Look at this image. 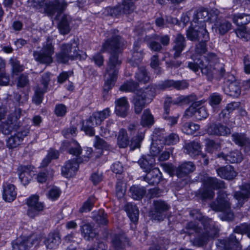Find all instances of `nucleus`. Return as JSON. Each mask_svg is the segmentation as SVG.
I'll use <instances>...</instances> for the list:
<instances>
[{
    "label": "nucleus",
    "instance_id": "1",
    "mask_svg": "<svg viewBox=\"0 0 250 250\" xmlns=\"http://www.w3.org/2000/svg\"><path fill=\"white\" fill-rule=\"evenodd\" d=\"M124 45L123 40L119 36H114L111 40L108 39L103 45L102 51H110L111 56L109 58L104 75V91H108L114 85L117 80L118 67L121 64L119 59V53Z\"/></svg>",
    "mask_w": 250,
    "mask_h": 250
},
{
    "label": "nucleus",
    "instance_id": "2",
    "mask_svg": "<svg viewBox=\"0 0 250 250\" xmlns=\"http://www.w3.org/2000/svg\"><path fill=\"white\" fill-rule=\"evenodd\" d=\"M209 12L206 9H200L195 13L191 27L187 31V38L190 41L201 40L196 46V51L204 52L206 42L209 40V34L206 29V21H208Z\"/></svg>",
    "mask_w": 250,
    "mask_h": 250
},
{
    "label": "nucleus",
    "instance_id": "3",
    "mask_svg": "<svg viewBox=\"0 0 250 250\" xmlns=\"http://www.w3.org/2000/svg\"><path fill=\"white\" fill-rule=\"evenodd\" d=\"M195 212H196L195 218L201 222V224L204 227V230L192 222L189 223L188 227L199 233L198 237L195 238L192 242L194 245L200 247L205 244L209 239L216 237L219 230L214 226L211 219L207 217L203 216L202 214L197 210L195 211Z\"/></svg>",
    "mask_w": 250,
    "mask_h": 250
},
{
    "label": "nucleus",
    "instance_id": "4",
    "mask_svg": "<svg viewBox=\"0 0 250 250\" xmlns=\"http://www.w3.org/2000/svg\"><path fill=\"white\" fill-rule=\"evenodd\" d=\"M67 6V3L65 0H55L46 4L44 8L45 12L55 20H59L60 18L58 27L60 33L63 35L68 34L70 30L69 17L63 14Z\"/></svg>",
    "mask_w": 250,
    "mask_h": 250
},
{
    "label": "nucleus",
    "instance_id": "5",
    "mask_svg": "<svg viewBox=\"0 0 250 250\" xmlns=\"http://www.w3.org/2000/svg\"><path fill=\"white\" fill-rule=\"evenodd\" d=\"M206 49L204 52H198L195 48V52L198 55H200V57L193 56L192 59L193 62H188V67L195 73H197L200 69L203 74L208 76L209 77H212L214 74V69L211 67V64H209L211 61L215 57L213 54H210V57L211 60H208L205 56H202V54L205 53Z\"/></svg>",
    "mask_w": 250,
    "mask_h": 250
},
{
    "label": "nucleus",
    "instance_id": "6",
    "mask_svg": "<svg viewBox=\"0 0 250 250\" xmlns=\"http://www.w3.org/2000/svg\"><path fill=\"white\" fill-rule=\"evenodd\" d=\"M154 163V159L151 156H145L141 158L138 163L141 168L144 169L145 172L149 173L146 176L145 180H148L149 184L154 185L160 181V171L157 168H155L151 170L152 165Z\"/></svg>",
    "mask_w": 250,
    "mask_h": 250
},
{
    "label": "nucleus",
    "instance_id": "7",
    "mask_svg": "<svg viewBox=\"0 0 250 250\" xmlns=\"http://www.w3.org/2000/svg\"><path fill=\"white\" fill-rule=\"evenodd\" d=\"M110 111L109 108H106L101 111L94 112L92 115L83 123L82 129L86 134L93 136L95 134L93 127L101 125L102 122L110 116Z\"/></svg>",
    "mask_w": 250,
    "mask_h": 250
},
{
    "label": "nucleus",
    "instance_id": "8",
    "mask_svg": "<svg viewBox=\"0 0 250 250\" xmlns=\"http://www.w3.org/2000/svg\"><path fill=\"white\" fill-rule=\"evenodd\" d=\"M78 47L74 41L67 44H63L61 46L60 52L56 55V60L59 62L65 63L78 57Z\"/></svg>",
    "mask_w": 250,
    "mask_h": 250
},
{
    "label": "nucleus",
    "instance_id": "9",
    "mask_svg": "<svg viewBox=\"0 0 250 250\" xmlns=\"http://www.w3.org/2000/svg\"><path fill=\"white\" fill-rule=\"evenodd\" d=\"M213 210L221 211L224 217L222 219L229 221L233 218V214L230 211V204L227 194L223 191H220L217 197V203L211 206Z\"/></svg>",
    "mask_w": 250,
    "mask_h": 250
},
{
    "label": "nucleus",
    "instance_id": "10",
    "mask_svg": "<svg viewBox=\"0 0 250 250\" xmlns=\"http://www.w3.org/2000/svg\"><path fill=\"white\" fill-rule=\"evenodd\" d=\"M6 113L5 108H0V130L4 134H8L15 128L17 120L21 115L20 108H16L14 113H11L8 117L6 123L1 121L3 119Z\"/></svg>",
    "mask_w": 250,
    "mask_h": 250
},
{
    "label": "nucleus",
    "instance_id": "11",
    "mask_svg": "<svg viewBox=\"0 0 250 250\" xmlns=\"http://www.w3.org/2000/svg\"><path fill=\"white\" fill-rule=\"evenodd\" d=\"M54 52L52 39L48 38L45 44L43 45L42 51L41 52L35 51L33 55L35 60L41 63H50L53 61L52 56Z\"/></svg>",
    "mask_w": 250,
    "mask_h": 250
},
{
    "label": "nucleus",
    "instance_id": "12",
    "mask_svg": "<svg viewBox=\"0 0 250 250\" xmlns=\"http://www.w3.org/2000/svg\"><path fill=\"white\" fill-rule=\"evenodd\" d=\"M205 189L202 193V196L204 199H211L214 196L213 189L222 188H224L223 181L218 180L216 178L208 177L204 182Z\"/></svg>",
    "mask_w": 250,
    "mask_h": 250
},
{
    "label": "nucleus",
    "instance_id": "13",
    "mask_svg": "<svg viewBox=\"0 0 250 250\" xmlns=\"http://www.w3.org/2000/svg\"><path fill=\"white\" fill-rule=\"evenodd\" d=\"M39 242V239L35 235L20 237L12 243L13 250H27Z\"/></svg>",
    "mask_w": 250,
    "mask_h": 250
},
{
    "label": "nucleus",
    "instance_id": "14",
    "mask_svg": "<svg viewBox=\"0 0 250 250\" xmlns=\"http://www.w3.org/2000/svg\"><path fill=\"white\" fill-rule=\"evenodd\" d=\"M149 89L146 88L143 91H138L133 100L135 112L139 114L144 108L146 104L150 103L153 97L148 98L147 96Z\"/></svg>",
    "mask_w": 250,
    "mask_h": 250
},
{
    "label": "nucleus",
    "instance_id": "15",
    "mask_svg": "<svg viewBox=\"0 0 250 250\" xmlns=\"http://www.w3.org/2000/svg\"><path fill=\"white\" fill-rule=\"evenodd\" d=\"M188 99V97H184L182 96H179L177 98L176 101H172L170 97H167L166 99L164 104L165 113L163 117L165 120H167L168 124L171 126L176 124L177 122V120L179 116L177 117H171L168 115L169 111V107L172 104H177L179 103L186 102Z\"/></svg>",
    "mask_w": 250,
    "mask_h": 250
},
{
    "label": "nucleus",
    "instance_id": "16",
    "mask_svg": "<svg viewBox=\"0 0 250 250\" xmlns=\"http://www.w3.org/2000/svg\"><path fill=\"white\" fill-rule=\"evenodd\" d=\"M154 208L150 212L152 219L158 221H162L165 217L164 212L168 210L170 206L162 200L154 201Z\"/></svg>",
    "mask_w": 250,
    "mask_h": 250
},
{
    "label": "nucleus",
    "instance_id": "17",
    "mask_svg": "<svg viewBox=\"0 0 250 250\" xmlns=\"http://www.w3.org/2000/svg\"><path fill=\"white\" fill-rule=\"evenodd\" d=\"M39 196L33 195L27 200L26 203L28 206L27 214L30 217H34L44 208L43 204L39 201Z\"/></svg>",
    "mask_w": 250,
    "mask_h": 250
},
{
    "label": "nucleus",
    "instance_id": "18",
    "mask_svg": "<svg viewBox=\"0 0 250 250\" xmlns=\"http://www.w3.org/2000/svg\"><path fill=\"white\" fill-rule=\"evenodd\" d=\"M115 104L116 114L123 118L125 117L129 109V104L127 99L125 97L120 98L115 101Z\"/></svg>",
    "mask_w": 250,
    "mask_h": 250
},
{
    "label": "nucleus",
    "instance_id": "19",
    "mask_svg": "<svg viewBox=\"0 0 250 250\" xmlns=\"http://www.w3.org/2000/svg\"><path fill=\"white\" fill-rule=\"evenodd\" d=\"M29 133L28 129H25L22 131H19L16 134L10 137L7 141V146L10 148L16 147L23 140L24 137Z\"/></svg>",
    "mask_w": 250,
    "mask_h": 250
},
{
    "label": "nucleus",
    "instance_id": "20",
    "mask_svg": "<svg viewBox=\"0 0 250 250\" xmlns=\"http://www.w3.org/2000/svg\"><path fill=\"white\" fill-rule=\"evenodd\" d=\"M186 46V40L184 36L181 34H177L173 41V49L175 51L173 55L175 58L180 56Z\"/></svg>",
    "mask_w": 250,
    "mask_h": 250
},
{
    "label": "nucleus",
    "instance_id": "21",
    "mask_svg": "<svg viewBox=\"0 0 250 250\" xmlns=\"http://www.w3.org/2000/svg\"><path fill=\"white\" fill-rule=\"evenodd\" d=\"M61 242L59 234L57 232L50 233L45 238L44 244L47 249H56Z\"/></svg>",
    "mask_w": 250,
    "mask_h": 250
},
{
    "label": "nucleus",
    "instance_id": "22",
    "mask_svg": "<svg viewBox=\"0 0 250 250\" xmlns=\"http://www.w3.org/2000/svg\"><path fill=\"white\" fill-rule=\"evenodd\" d=\"M176 81L173 80H167L164 82L162 84L158 85H152L148 87L149 93H148V98L154 97L159 90L164 89L170 87L175 88V84Z\"/></svg>",
    "mask_w": 250,
    "mask_h": 250
},
{
    "label": "nucleus",
    "instance_id": "23",
    "mask_svg": "<svg viewBox=\"0 0 250 250\" xmlns=\"http://www.w3.org/2000/svg\"><path fill=\"white\" fill-rule=\"evenodd\" d=\"M79 162L74 160L68 161L62 168V175L66 178L72 176L78 168Z\"/></svg>",
    "mask_w": 250,
    "mask_h": 250
},
{
    "label": "nucleus",
    "instance_id": "24",
    "mask_svg": "<svg viewBox=\"0 0 250 250\" xmlns=\"http://www.w3.org/2000/svg\"><path fill=\"white\" fill-rule=\"evenodd\" d=\"M249 197H250V184H246L242 186L241 192L235 193V199L238 202L237 207H242Z\"/></svg>",
    "mask_w": 250,
    "mask_h": 250
},
{
    "label": "nucleus",
    "instance_id": "25",
    "mask_svg": "<svg viewBox=\"0 0 250 250\" xmlns=\"http://www.w3.org/2000/svg\"><path fill=\"white\" fill-rule=\"evenodd\" d=\"M209 135L225 136L230 133V129L221 124L211 125L207 129Z\"/></svg>",
    "mask_w": 250,
    "mask_h": 250
},
{
    "label": "nucleus",
    "instance_id": "26",
    "mask_svg": "<svg viewBox=\"0 0 250 250\" xmlns=\"http://www.w3.org/2000/svg\"><path fill=\"white\" fill-rule=\"evenodd\" d=\"M17 192L13 185L5 184L3 186L2 197L6 202H10L16 198Z\"/></svg>",
    "mask_w": 250,
    "mask_h": 250
},
{
    "label": "nucleus",
    "instance_id": "27",
    "mask_svg": "<svg viewBox=\"0 0 250 250\" xmlns=\"http://www.w3.org/2000/svg\"><path fill=\"white\" fill-rule=\"evenodd\" d=\"M235 144L243 149L246 153H250V139L245 134H235Z\"/></svg>",
    "mask_w": 250,
    "mask_h": 250
},
{
    "label": "nucleus",
    "instance_id": "28",
    "mask_svg": "<svg viewBox=\"0 0 250 250\" xmlns=\"http://www.w3.org/2000/svg\"><path fill=\"white\" fill-rule=\"evenodd\" d=\"M61 148L62 150L69 149V153L75 156H78L82 152V149L79 144L75 141L71 142H63Z\"/></svg>",
    "mask_w": 250,
    "mask_h": 250
},
{
    "label": "nucleus",
    "instance_id": "29",
    "mask_svg": "<svg viewBox=\"0 0 250 250\" xmlns=\"http://www.w3.org/2000/svg\"><path fill=\"white\" fill-rule=\"evenodd\" d=\"M19 179L24 186L29 183L31 179V171L26 166H20L18 168Z\"/></svg>",
    "mask_w": 250,
    "mask_h": 250
},
{
    "label": "nucleus",
    "instance_id": "30",
    "mask_svg": "<svg viewBox=\"0 0 250 250\" xmlns=\"http://www.w3.org/2000/svg\"><path fill=\"white\" fill-rule=\"evenodd\" d=\"M195 166L190 162H185L180 166L176 170V173L178 177H182L195 169Z\"/></svg>",
    "mask_w": 250,
    "mask_h": 250
},
{
    "label": "nucleus",
    "instance_id": "31",
    "mask_svg": "<svg viewBox=\"0 0 250 250\" xmlns=\"http://www.w3.org/2000/svg\"><path fill=\"white\" fill-rule=\"evenodd\" d=\"M125 210L132 222L135 223L138 221L139 210L135 204L128 203L125 207Z\"/></svg>",
    "mask_w": 250,
    "mask_h": 250
},
{
    "label": "nucleus",
    "instance_id": "32",
    "mask_svg": "<svg viewBox=\"0 0 250 250\" xmlns=\"http://www.w3.org/2000/svg\"><path fill=\"white\" fill-rule=\"evenodd\" d=\"M217 173L219 176L227 180L233 179V167L230 165H227L225 167H220L217 170Z\"/></svg>",
    "mask_w": 250,
    "mask_h": 250
},
{
    "label": "nucleus",
    "instance_id": "33",
    "mask_svg": "<svg viewBox=\"0 0 250 250\" xmlns=\"http://www.w3.org/2000/svg\"><path fill=\"white\" fill-rule=\"evenodd\" d=\"M185 149L191 157L198 155L201 152V146L198 142H192L186 145Z\"/></svg>",
    "mask_w": 250,
    "mask_h": 250
},
{
    "label": "nucleus",
    "instance_id": "34",
    "mask_svg": "<svg viewBox=\"0 0 250 250\" xmlns=\"http://www.w3.org/2000/svg\"><path fill=\"white\" fill-rule=\"evenodd\" d=\"M159 134H158V133L156 132L154 133L153 135V142L150 147V153L153 156H156L159 154L162 149V146H158L159 144L161 145L159 142Z\"/></svg>",
    "mask_w": 250,
    "mask_h": 250
},
{
    "label": "nucleus",
    "instance_id": "35",
    "mask_svg": "<svg viewBox=\"0 0 250 250\" xmlns=\"http://www.w3.org/2000/svg\"><path fill=\"white\" fill-rule=\"evenodd\" d=\"M138 85L137 84V83H135L134 82L131 81H128L125 83H123L120 87V90L125 92H133L135 93L136 94V93L138 91H143L144 90L140 89L139 90L138 89Z\"/></svg>",
    "mask_w": 250,
    "mask_h": 250
},
{
    "label": "nucleus",
    "instance_id": "36",
    "mask_svg": "<svg viewBox=\"0 0 250 250\" xmlns=\"http://www.w3.org/2000/svg\"><path fill=\"white\" fill-rule=\"evenodd\" d=\"M154 123V118L149 109L144 111L142 115L141 124L143 126H149Z\"/></svg>",
    "mask_w": 250,
    "mask_h": 250
},
{
    "label": "nucleus",
    "instance_id": "37",
    "mask_svg": "<svg viewBox=\"0 0 250 250\" xmlns=\"http://www.w3.org/2000/svg\"><path fill=\"white\" fill-rule=\"evenodd\" d=\"M126 240V238L124 234L115 235L112 239V243L116 250H121Z\"/></svg>",
    "mask_w": 250,
    "mask_h": 250
},
{
    "label": "nucleus",
    "instance_id": "38",
    "mask_svg": "<svg viewBox=\"0 0 250 250\" xmlns=\"http://www.w3.org/2000/svg\"><path fill=\"white\" fill-rule=\"evenodd\" d=\"M163 131H161V132H159L158 134H159V142L161 144L165 143L167 145H173L176 144L179 141L178 136L175 133H171L166 138H163V137H161L160 135L161 134H163Z\"/></svg>",
    "mask_w": 250,
    "mask_h": 250
},
{
    "label": "nucleus",
    "instance_id": "39",
    "mask_svg": "<svg viewBox=\"0 0 250 250\" xmlns=\"http://www.w3.org/2000/svg\"><path fill=\"white\" fill-rule=\"evenodd\" d=\"M214 27L218 29L220 34L223 35L226 33L231 28V23L225 20L222 19L219 22L214 24Z\"/></svg>",
    "mask_w": 250,
    "mask_h": 250
},
{
    "label": "nucleus",
    "instance_id": "40",
    "mask_svg": "<svg viewBox=\"0 0 250 250\" xmlns=\"http://www.w3.org/2000/svg\"><path fill=\"white\" fill-rule=\"evenodd\" d=\"M130 191L132 197L135 200H140L146 194V190L143 187L133 186L130 188Z\"/></svg>",
    "mask_w": 250,
    "mask_h": 250
},
{
    "label": "nucleus",
    "instance_id": "41",
    "mask_svg": "<svg viewBox=\"0 0 250 250\" xmlns=\"http://www.w3.org/2000/svg\"><path fill=\"white\" fill-rule=\"evenodd\" d=\"M117 143L121 148H125L128 146L129 140L125 130L124 129L120 130Z\"/></svg>",
    "mask_w": 250,
    "mask_h": 250
},
{
    "label": "nucleus",
    "instance_id": "42",
    "mask_svg": "<svg viewBox=\"0 0 250 250\" xmlns=\"http://www.w3.org/2000/svg\"><path fill=\"white\" fill-rule=\"evenodd\" d=\"M93 217L100 225H105L108 223L107 214L104 213L103 209H100L98 211L94 212Z\"/></svg>",
    "mask_w": 250,
    "mask_h": 250
},
{
    "label": "nucleus",
    "instance_id": "43",
    "mask_svg": "<svg viewBox=\"0 0 250 250\" xmlns=\"http://www.w3.org/2000/svg\"><path fill=\"white\" fill-rule=\"evenodd\" d=\"M81 232L84 238L86 240L95 236L96 233L94 232L92 227L89 224H86L81 227Z\"/></svg>",
    "mask_w": 250,
    "mask_h": 250
},
{
    "label": "nucleus",
    "instance_id": "44",
    "mask_svg": "<svg viewBox=\"0 0 250 250\" xmlns=\"http://www.w3.org/2000/svg\"><path fill=\"white\" fill-rule=\"evenodd\" d=\"M241 88L244 90H247L250 88V80L236 82L235 81V97H238L241 94Z\"/></svg>",
    "mask_w": 250,
    "mask_h": 250
},
{
    "label": "nucleus",
    "instance_id": "45",
    "mask_svg": "<svg viewBox=\"0 0 250 250\" xmlns=\"http://www.w3.org/2000/svg\"><path fill=\"white\" fill-rule=\"evenodd\" d=\"M79 240L75 237L73 234L66 235L64 238V243L67 244L72 243L73 244L68 246L66 250H76L79 243Z\"/></svg>",
    "mask_w": 250,
    "mask_h": 250
},
{
    "label": "nucleus",
    "instance_id": "46",
    "mask_svg": "<svg viewBox=\"0 0 250 250\" xmlns=\"http://www.w3.org/2000/svg\"><path fill=\"white\" fill-rule=\"evenodd\" d=\"M59 157V152L57 150L53 149H50L46 157L42 160L41 166L42 167L47 166L52 159L58 158Z\"/></svg>",
    "mask_w": 250,
    "mask_h": 250
},
{
    "label": "nucleus",
    "instance_id": "47",
    "mask_svg": "<svg viewBox=\"0 0 250 250\" xmlns=\"http://www.w3.org/2000/svg\"><path fill=\"white\" fill-rule=\"evenodd\" d=\"M135 0H124L122 7V13L129 14L133 12L135 9V6L134 5V2ZM122 11H120V13H121Z\"/></svg>",
    "mask_w": 250,
    "mask_h": 250
},
{
    "label": "nucleus",
    "instance_id": "48",
    "mask_svg": "<svg viewBox=\"0 0 250 250\" xmlns=\"http://www.w3.org/2000/svg\"><path fill=\"white\" fill-rule=\"evenodd\" d=\"M250 22V15L239 14L235 16V23L239 27L245 26V25Z\"/></svg>",
    "mask_w": 250,
    "mask_h": 250
},
{
    "label": "nucleus",
    "instance_id": "49",
    "mask_svg": "<svg viewBox=\"0 0 250 250\" xmlns=\"http://www.w3.org/2000/svg\"><path fill=\"white\" fill-rule=\"evenodd\" d=\"M199 125L193 123H186L183 126V131L188 134H193L196 131L199 129Z\"/></svg>",
    "mask_w": 250,
    "mask_h": 250
},
{
    "label": "nucleus",
    "instance_id": "50",
    "mask_svg": "<svg viewBox=\"0 0 250 250\" xmlns=\"http://www.w3.org/2000/svg\"><path fill=\"white\" fill-rule=\"evenodd\" d=\"M4 61L0 58V85H6L9 83V77L5 74V73L1 69L3 68L5 66Z\"/></svg>",
    "mask_w": 250,
    "mask_h": 250
},
{
    "label": "nucleus",
    "instance_id": "51",
    "mask_svg": "<svg viewBox=\"0 0 250 250\" xmlns=\"http://www.w3.org/2000/svg\"><path fill=\"white\" fill-rule=\"evenodd\" d=\"M237 36L244 41L250 40V32L246 30V26L239 27L235 31Z\"/></svg>",
    "mask_w": 250,
    "mask_h": 250
},
{
    "label": "nucleus",
    "instance_id": "52",
    "mask_svg": "<svg viewBox=\"0 0 250 250\" xmlns=\"http://www.w3.org/2000/svg\"><path fill=\"white\" fill-rule=\"evenodd\" d=\"M136 79L140 82L146 83L149 80V77L147 75L146 69L144 67L140 68L135 75Z\"/></svg>",
    "mask_w": 250,
    "mask_h": 250
},
{
    "label": "nucleus",
    "instance_id": "53",
    "mask_svg": "<svg viewBox=\"0 0 250 250\" xmlns=\"http://www.w3.org/2000/svg\"><path fill=\"white\" fill-rule=\"evenodd\" d=\"M144 133L141 132L138 134L136 137H133L131 140L130 148L132 150H134L136 148L140 147V144L144 139Z\"/></svg>",
    "mask_w": 250,
    "mask_h": 250
},
{
    "label": "nucleus",
    "instance_id": "54",
    "mask_svg": "<svg viewBox=\"0 0 250 250\" xmlns=\"http://www.w3.org/2000/svg\"><path fill=\"white\" fill-rule=\"evenodd\" d=\"M208 114L205 107L201 106L200 102L197 105L196 114V119L197 120H202L206 119L208 117Z\"/></svg>",
    "mask_w": 250,
    "mask_h": 250
},
{
    "label": "nucleus",
    "instance_id": "55",
    "mask_svg": "<svg viewBox=\"0 0 250 250\" xmlns=\"http://www.w3.org/2000/svg\"><path fill=\"white\" fill-rule=\"evenodd\" d=\"M206 150L209 153H213L218 150L220 148L219 144L215 143L214 141L211 140H206Z\"/></svg>",
    "mask_w": 250,
    "mask_h": 250
},
{
    "label": "nucleus",
    "instance_id": "56",
    "mask_svg": "<svg viewBox=\"0 0 250 250\" xmlns=\"http://www.w3.org/2000/svg\"><path fill=\"white\" fill-rule=\"evenodd\" d=\"M141 40H138L135 42L133 45V53L132 59L134 61L140 60L143 57V52L141 51H139V46Z\"/></svg>",
    "mask_w": 250,
    "mask_h": 250
},
{
    "label": "nucleus",
    "instance_id": "57",
    "mask_svg": "<svg viewBox=\"0 0 250 250\" xmlns=\"http://www.w3.org/2000/svg\"><path fill=\"white\" fill-rule=\"evenodd\" d=\"M208 17V21L210 22H213L214 24L222 20L220 16V12L216 9L211 10L209 12Z\"/></svg>",
    "mask_w": 250,
    "mask_h": 250
},
{
    "label": "nucleus",
    "instance_id": "58",
    "mask_svg": "<svg viewBox=\"0 0 250 250\" xmlns=\"http://www.w3.org/2000/svg\"><path fill=\"white\" fill-rule=\"evenodd\" d=\"M96 199L94 196L90 197L87 201L84 203L83 207L80 208V211L83 212L90 211Z\"/></svg>",
    "mask_w": 250,
    "mask_h": 250
},
{
    "label": "nucleus",
    "instance_id": "59",
    "mask_svg": "<svg viewBox=\"0 0 250 250\" xmlns=\"http://www.w3.org/2000/svg\"><path fill=\"white\" fill-rule=\"evenodd\" d=\"M198 104H199V102L193 103L185 111L184 116L187 118L194 117L196 119V114Z\"/></svg>",
    "mask_w": 250,
    "mask_h": 250
},
{
    "label": "nucleus",
    "instance_id": "60",
    "mask_svg": "<svg viewBox=\"0 0 250 250\" xmlns=\"http://www.w3.org/2000/svg\"><path fill=\"white\" fill-rule=\"evenodd\" d=\"M222 100V98L220 94L214 93L209 96L208 103L212 107H214L221 103Z\"/></svg>",
    "mask_w": 250,
    "mask_h": 250
},
{
    "label": "nucleus",
    "instance_id": "61",
    "mask_svg": "<svg viewBox=\"0 0 250 250\" xmlns=\"http://www.w3.org/2000/svg\"><path fill=\"white\" fill-rule=\"evenodd\" d=\"M95 147L100 149H108L109 146L107 143L103 139L98 136H96L94 143Z\"/></svg>",
    "mask_w": 250,
    "mask_h": 250
},
{
    "label": "nucleus",
    "instance_id": "62",
    "mask_svg": "<svg viewBox=\"0 0 250 250\" xmlns=\"http://www.w3.org/2000/svg\"><path fill=\"white\" fill-rule=\"evenodd\" d=\"M113 124V122L112 121H108L107 122L106 127L105 128H104L103 127H101L100 134L104 137L105 138H108L113 136L115 135V133L114 131H111L109 129V126Z\"/></svg>",
    "mask_w": 250,
    "mask_h": 250
},
{
    "label": "nucleus",
    "instance_id": "63",
    "mask_svg": "<svg viewBox=\"0 0 250 250\" xmlns=\"http://www.w3.org/2000/svg\"><path fill=\"white\" fill-rule=\"evenodd\" d=\"M61 193V191L59 188L54 187L48 191L47 197L49 199L54 201L59 198Z\"/></svg>",
    "mask_w": 250,
    "mask_h": 250
},
{
    "label": "nucleus",
    "instance_id": "64",
    "mask_svg": "<svg viewBox=\"0 0 250 250\" xmlns=\"http://www.w3.org/2000/svg\"><path fill=\"white\" fill-rule=\"evenodd\" d=\"M235 233L240 234L246 233L250 238V225L243 224L237 226L235 228Z\"/></svg>",
    "mask_w": 250,
    "mask_h": 250
}]
</instances>
